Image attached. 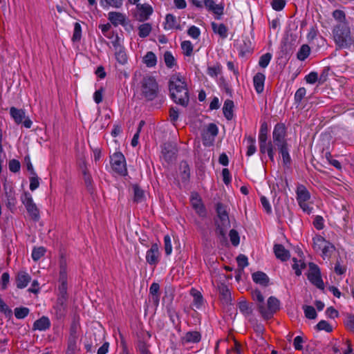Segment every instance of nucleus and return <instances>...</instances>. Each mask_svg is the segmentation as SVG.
<instances>
[{"mask_svg":"<svg viewBox=\"0 0 354 354\" xmlns=\"http://www.w3.org/2000/svg\"><path fill=\"white\" fill-rule=\"evenodd\" d=\"M5 189V202L6 203V205L9 208H12L14 207L16 204V198H15V194L12 189L10 188L8 189L7 187H4Z\"/></svg>","mask_w":354,"mask_h":354,"instance_id":"nucleus-28","label":"nucleus"},{"mask_svg":"<svg viewBox=\"0 0 354 354\" xmlns=\"http://www.w3.org/2000/svg\"><path fill=\"white\" fill-rule=\"evenodd\" d=\"M230 239L232 244L234 246H237L239 244L240 242V238L238 232L234 230H231L230 231Z\"/></svg>","mask_w":354,"mask_h":354,"instance_id":"nucleus-55","label":"nucleus"},{"mask_svg":"<svg viewBox=\"0 0 354 354\" xmlns=\"http://www.w3.org/2000/svg\"><path fill=\"white\" fill-rule=\"evenodd\" d=\"M124 0H103L101 1V6L106 8L111 7L113 8H120L123 5Z\"/></svg>","mask_w":354,"mask_h":354,"instance_id":"nucleus-34","label":"nucleus"},{"mask_svg":"<svg viewBox=\"0 0 354 354\" xmlns=\"http://www.w3.org/2000/svg\"><path fill=\"white\" fill-rule=\"evenodd\" d=\"M279 304L276 297H270L266 303L264 302L258 307L259 312L264 319H270L279 309Z\"/></svg>","mask_w":354,"mask_h":354,"instance_id":"nucleus-6","label":"nucleus"},{"mask_svg":"<svg viewBox=\"0 0 354 354\" xmlns=\"http://www.w3.org/2000/svg\"><path fill=\"white\" fill-rule=\"evenodd\" d=\"M319 330H325L326 332H331L333 330L332 326L325 320L320 321L317 324Z\"/></svg>","mask_w":354,"mask_h":354,"instance_id":"nucleus-59","label":"nucleus"},{"mask_svg":"<svg viewBox=\"0 0 354 354\" xmlns=\"http://www.w3.org/2000/svg\"><path fill=\"white\" fill-rule=\"evenodd\" d=\"M286 3L285 0H272L271 6L274 10L281 11L284 8Z\"/></svg>","mask_w":354,"mask_h":354,"instance_id":"nucleus-54","label":"nucleus"},{"mask_svg":"<svg viewBox=\"0 0 354 354\" xmlns=\"http://www.w3.org/2000/svg\"><path fill=\"white\" fill-rule=\"evenodd\" d=\"M230 352H234L236 354H242L243 353V348L242 346L235 339L233 340V346L232 348L229 350H227V354L230 353Z\"/></svg>","mask_w":354,"mask_h":354,"instance_id":"nucleus-58","label":"nucleus"},{"mask_svg":"<svg viewBox=\"0 0 354 354\" xmlns=\"http://www.w3.org/2000/svg\"><path fill=\"white\" fill-rule=\"evenodd\" d=\"M305 80L308 84H315L318 80V74L316 72H310L305 77Z\"/></svg>","mask_w":354,"mask_h":354,"instance_id":"nucleus-63","label":"nucleus"},{"mask_svg":"<svg viewBox=\"0 0 354 354\" xmlns=\"http://www.w3.org/2000/svg\"><path fill=\"white\" fill-rule=\"evenodd\" d=\"M134 201L137 203L141 202L144 198V192L138 186L133 187Z\"/></svg>","mask_w":354,"mask_h":354,"instance_id":"nucleus-56","label":"nucleus"},{"mask_svg":"<svg viewBox=\"0 0 354 354\" xmlns=\"http://www.w3.org/2000/svg\"><path fill=\"white\" fill-rule=\"evenodd\" d=\"M233 109H234V102L232 100H227L225 101L223 112L227 120H230L233 118Z\"/></svg>","mask_w":354,"mask_h":354,"instance_id":"nucleus-29","label":"nucleus"},{"mask_svg":"<svg viewBox=\"0 0 354 354\" xmlns=\"http://www.w3.org/2000/svg\"><path fill=\"white\" fill-rule=\"evenodd\" d=\"M112 169L121 175H125L127 172L126 160L121 152H115L111 156Z\"/></svg>","mask_w":354,"mask_h":354,"instance_id":"nucleus-8","label":"nucleus"},{"mask_svg":"<svg viewBox=\"0 0 354 354\" xmlns=\"http://www.w3.org/2000/svg\"><path fill=\"white\" fill-rule=\"evenodd\" d=\"M51 323L49 318L46 316H42L37 319L32 325L33 330L44 331L50 327Z\"/></svg>","mask_w":354,"mask_h":354,"instance_id":"nucleus-20","label":"nucleus"},{"mask_svg":"<svg viewBox=\"0 0 354 354\" xmlns=\"http://www.w3.org/2000/svg\"><path fill=\"white\" fill-rule=\"evenodd\" d=\"M345 324L348 329L354 333V316H348Z\"/></svg>","mask_w":354,"mask_h":354,"instance_id":"nucleus-64","label":"nucleus"},{"mask_svg":"<svg viewBox=\"0 0 354 354\" xmlns=\"http://www.w3.org/2000/svg\"><path fill=\"white\" fill-rule=\"evenodd\" d=\"M273 249L276 257L282 261H286L290 257L289 251L281 244L274 245Z\"/></svg>","mask_w":354,"mask_h":354,"instance_id":"nucleus-23","label":"nucleus"},{"mask_svg":"<svg viewBox=\"0 0 354 354\" xmlns=\"http://www.w3.org/2000/svg\"><path fill=\"white\" fill-rule=\"evenodd\" d=\"M29 309L26 307L16 308L15 309V316L17 319H24L29 314Z\"/></svg>","mask_w":354,"mask_h":354,"instance_id":"nucleus-47","label":"nucleus"},{"mask_svg":"<svg viewBox=\"0 0 354 354\" xmlns=\"http://www.w3.org/2000/svg\"><path fill=\"white\" fill-rule=\"evenodd\" d=\"M190 201L192 206L196 211V214L201 217L205 216L206 210L200 196L197 193H192Z\"/></svg>","mask_w":354,"mask_h":354,"instance_id":"nucleus-16","label":"nucleus"},{"mask_svg":"<svg viewBox=\"0 0 354 354\" xmlns=\"http://www.w3.org/2000/svg\"><path fill=\"white\" fill-rule=\"evenodd\" d=\"M30 276L26 272L21 271L17 274L16 283L18 288H24L30 281Z\"/></svg>","mask_w":354,"mask_h":354,"instance_id":"nucleus-24","label":"nucleus"},{"mask_svg":"<svg viewBox=\"0 0 354 354\" xmlns=\"http://www.w3.org/2000/svg\"><path fill=\"white\" fill-rule=\"evenodd\" d=\"M314 227L318 230H321L324 227V220L322 216H316L313 221Z\"/></svg>","mask_w":354,"mask_h":354,"instance_id":"nucleus-57","label":"nucleus"},{"mask_svg":"<svg viewBox=\"0 0 354 354\" xmlns=\"http://www.w3.org/2000/svg\"><path fill=\"white\" fill-rule=\"evenodd\" d=\"M252 298L256 302L257 308L265 302L262 292L258 289L252 291Z\"/></svg>","mask_w":354,"mask_h":354,"instance_id":"nucleus-40","label":"nucleus"},{"mask_svg":"<svg viewBox=\"0 0 354 354\" xmlns=\"http://www.w3.org/2000/svg\"><path fill=\"white\" fill-rule=\"evenodd\" d=\"M246 142H247L246 155L248 156H251L253 154H254L257 151V147H256V145H255L256 144L255 138L252 136H248L246 138Z\"/></svg>","mask_w":354,"mask_h":354,"instance_id":"nucleus-32","label":"nucleus"},{"mask_svg":"<svg viewBox=\"0 0 354 354\" xmlns=\"http://www.w3.org/2000/svg\"><path fill=\"white\" fill-rule=\"evenodd\" d=\"M181 178L183 181H187L189 178V167L186 162H183L180 165Z\"/></svg>","mask_w":354,"mask_h":354,"instance_id":"nucleus-50","label":"nucleus"},{"mask_svg":"<svg viewBox=\"0 0 354 354\" xmlns=\"http://www.w3.org/2000/svg\"><path fill=\"white\" fill-rule=\"evenodd\" d=\"M265 81L266 75L262 73H257L253 77L254 87L257 93L260 94L263 91Z\"/></svg>","mask_w":354,"mask_h":354,"instance_id":"nucleus-21","label":"nucleus"},{"mask_svg":"<svg viewBox=\"0 0 354 354\" xmlns=\"http://www.w3.org/2000/svg\"><path fill=\"white\" fill-rule=\"evenodd\" d=\"M21 200L30 216L34 221H38L39 219V210L34 203L31 194L28 192H24L21 197Z\"/></svg>","mask_w":354,"mask_h":354,"instance_id":"nucleus-7","label":"nucleus"},{"mask_svg":"<svg viewBox=\"0 0 354 354\" xmlns=\"http://www.w3.org/2000/svg\"><path fill=\"white\" fill-rule=\"evenodd\" d=\"M326 241H327L323 236L319 234H316L313 238V249L317 252H319L321 249L325 245Z\"/></svg>","mask_w":354,"mask_h":354,"instance_id":"nucleus-31","label":"nucleus"},{"mask_svg":"<svg viewBox=\"0 0 354 354\" xmlns=\"http://www.w3.org/2000/svg\"><path fill=\"white\" fill-rule=\"evenodd\" d=\"M114 49V55L117 62L120 65H124L128 62V56L123 45L121 44L120 39L117 36L115 39L112 41Z\"/></svg>","mask_w":354,"mask_h":354,"instance_id":"nucleus-10","label":"nucleus"},{"mask_svg":"<svg viewBox=\"0 0 354 354\" xmlns=\"http://www.w3.org/2000/svg\"><path fill=\"white\" fill-rule=\"evenodd\" d=\"M216 213L217 218L215 221L216 226V232L225 239L226 233L230 227V222L227 206L222 203H218L216 205Z\"/></svg>","mask_w":354,"mask_h":354,"instance_id":"nucleus-3","label":"nucleus"},{"mask_svg":"<svg viewBox=\"0 0 354 354\" xmlns=\"http://www.w3.org/2000/svg\"><path fill=\"white\" fill-rule=\"evenodd\" d=\"M30 180V189L31 191H35L39 186V178L37 176V174H33L29 178Z\"/></svg>","mask_w":354,"mask_h":354,"instance_id":"nucleus-51","label":"nucleus"},{"mask_svg":"<svg viewBox=\"0 0 354 354\" xmlns=\"http://www.w3.org/2000/svg\"><path fill=\"white\" fill-rule=\"evenodd\" d=\"M160 256L158 245L153 243L146 252V261L149 265L156 267L160 262Z\"/></svg>","mask_w":354,"mask_h":354,"instance_id":"nucleus-12","label":"nucleus"},{"mask_svg":"<svg viewBox=\"0 0 354 354\" xmlns=\"http://www.w3.org/2000/svg\"><path fill=\"white\" fill-rule=\"evenodd\" d=\"M221 66L220 64L216 63L213 66H208L207 69V73L211 77H217V76L221 73Z\"/></svg>","mask_w":354,"mask_h":354,"instance_id":"nucleus-36","label":"nucleus"},{"mask_svg":"<svg viewBox=\"0 0 354 354\" xmlns=\"http://www.w3.org/2000/svg\"><path fill=\"white\" fill-rule=\"evenodd\" d=\"M136 18L140 21L147 20L153 13V8L147 3L137 4Z\"/></svg>","mask_w":354,"mask_h":354,"instance_id":"nucleus-15","label":"nucleus"},{"mask_svg":"<svg viewBox=\"0 0 354 354\" xmlns=\"http://www.w3.org/2000/svg\"><path fill=\"white\" fill-rule=\"evenodd\" d=\"M238 308L245 316H249L252 314V308L245 300L240 301L238 304Z\"/></svg>","mask_w":354,"mask_h":354,"instance_id":"nucleus-35","label":"nucleus"},{"mask_svg":"<svg viewBox=\"0 0 354 354\" xmlns=\"http://www.w3.org/2000/svg\"><path fill=\"white\" fill-rule=\"evenodd\" d=\"M160 290V286L157 283H153L149 288V292L153 297V300L156 302H158L159 297L158 295V293Z\"/></svg>","mask_w":354,"mask_h":354,"instance_id":"nucleus-49","label":"nucleus"},{"mask_svg":"<svg viewBox=\"0 0 354 354\" xmlns=\"http://www.w3.org/2000/svg\"><path fill=\"white\" fill-rule=\"evenodd\" d=\"M164 62L167 67L172 68L176 65V61L172 53L169 51H166L164 53Z\"/></svg>","mask_w":354,"mask_h":354,"instance_id":"nucleus-39","label":"nucleus"},{"mask_svg":"<svg viewBox=\"0 0 354 354\" xmlns=\"http://www.w3.org/2000/svg\"><path fill=\"white\" fill-rule=\"evenodd\" d=\"M204 6L208 11H211L216 15V19H221L224 10L223 4H216L214 0H204Z\"/></svg>","mask_w":354,"mask_h":354,"instance_id":"nucleus-17","label":"nucleus"},{"mask_svg":"<svg viewBox=\"0 0 354 354\" xmlns=\"http://www.w3.org/2000/svg\"><path fill=\"white\" fill-rule=\"evenodd\" d=\"M306 94V90L304 87H301L296 91L295 94V102L300 103L304 96Z\"/></svg>","mask_w":354,"mask_h":354,"instance_id":"nucleus-60","label":"nucleus"},{"mask_svg":"<svg viewBox=\"0 0 354 354\" xmlns=\"http://www.w3.org/2000/svg\"><path fill=\"white\" fill-rule=\"evenodd\" d=\"M59 281L63 288H66L67 283V263L66 260L62 257L59 261Z\"/></svg>","mask_w":354,"mask_h":354,"instance_id":"nucleus-22","label":"nucleus"},{"mask_svg":"<svg viewBox=\"0 0 354 354\" xmlns=\"http://www.w3.org/2000/svg\"><path fill=\"white\" fill-rule=\"evenodd\" d=\"M211 26L215 34L218 35L222 39L227 38L228 29L225 25L223 24L212 22Z\"/></svg>","mask_w":354,"mask_h":354,"instance_id":"nucleus-26","label":"nucleus"},{"mask_svg":"<svg viewBox=\"0 0 354 354\" xmlns=\"http://www.w3.org/2000/svg\"><path fill=\"white\" fill-rule=\"evenodd\" d=\"M164 248L166 255L169 256L172 253L171 240L169 234L164 236Z\"/></svg>","mask_w":354,"mask_h":354,"instance_id":"nucleus-48","label":"nucleus"},{"mask_svg":"<svg viewBox=\"0 0 354 354\" xmlns=\"http://www.w3.org/2000/svg\"><path fill=\"white\" fill-rule=\"evenodd\" d=\"M281 154L283 164L285 165H289L291 162L290 156L288 152V145L278 147Z\"/></svg>","mask_w":354,"mask_h":354,"instance_id":"nucleus-37","label":"nucleus"},{"mask_svg":"<svg viewBox=\"0 0 354 354\" xmlns=\"http://www.w3.org/2000/svg\"><path fill=\"white\" fill-rule=\"evenodd\" d=\"M142 62L147 67L152 68L157 64V57L153 52L149 51L143 57Z\"/></svg>","mask_w":354,"mask_h":354,"instance_id":"nucleus-30","label":"nucleus"},{"mask_svg":"<svg viewBox=\"0 0 354 354\" xmlns=\"http://www.w3.org/2000/svg\"><path fill=\"white\" fill-rule=\"evenodd\" d=\"M293 264H292V269L295 270V274L297 276H299L301 274L302 270L305 268L306 264L304 261L302 260H297L295 258L292 259Z\"/></svg>","mask_w":354,"mask_h":354,"instance_id":"nucleus-38","label":"nucleus"},{"mask_svg":"<svg viewBox=\"0 0 354 354\" xmlns=\"http://www.w3.org/2000/svg\"><path fill=\"white\" fill-rule=\"evenodd\" d=\"M0 312L3 313L6 317L12 315V310L8 308L6 303L0 298Z\"/></svg>","mask_w":354,"mask_h":354,"instance_id":"nucleus-62","label":"nucleus"},{"mask_svg":"<svg viewBox=\"0 0 354 354\" xmlns=\"http://www.w3.org/2000/svg\"><path fill=\"white\" fill-rule=\"evenodd\" d=\"M201 335L198 331H189L185 333L182 338V342L186 343H198L201 341Z\"/></svg>","mask_w":354,"mask_h":354,"instance_id":"nucleus-25","label":"nucleus"},{"mask_svg":"<svg viewBox=\"0 0 354 354\" xmlns=\"http://www.w3.org/2000/svg\"><path fill=\"white\" fill-rule=\"evenodd\" d=\"M272 136L274 142L278 147L288 145L285 140L286 129L282 124H277L275 125Z\"/></svg>","mask_w":354,"mask_h":354,"instance_id":"nucleus-14","label":"nucleus"},{"mask_svg":"<svg viewBox=\"0 0 354 354\" xmlns=\"http://www.w3.org/2000/svg\"><path fill=\"white\" fill-rule=\"evenodd\" d=\"M169 89L172 100L178 104L186 106L189 100L187 82L183 76L174 74L169 81Z\"/></svg>","mask_w":354,"mask_h":354,"instance_id":"nucleus-2","label":"nucleus"},{"mask_svg":"<svg viewBox=\"0 0 354 354\" xmlns=\"http://www.w3.org/2000/svg\"><path fill=\"white\" fill-rule=\"evenodd\" d=\"M272 59V55L269 53L263 54L261 55L259 60V66L263 68H266Z\"/></svg>","mask_w":354,"mask_h":354,"instance_id":"nucleus-46","label":"nucleus"},{"mask_svg":"<svg viewBox=\"0 0 354 354\" xmlns=\"http://www.w3.org/2000/svg\"><path fill=\"white\" fill-rule=\"evenodd\" d=\"M218 132V127L214 124H209L202 134L203 145L211 146L214 142L215 137Z\"/></svg>","mask_w":354,"mask_h":354,"instance_id":"nucleus-13","label":"nucleus"},{"mask_svg":"<svg viewBox=\"0 0 354 354\" xmlns=\"http://www.w3.org/2000/svg\"><path fill=\"white\" fill-rule=\"evenodd\" d=\"M296 198L299 207L302 210L310 214L313 211V207L308 204L310 199V194L307 188L301 184L297 186L296 189Z\"/></svg>","mask_w":354,"mask_h":354,"instance_id":"nucleus-5","label":"nucleus"},{"mask_svg":"<svg viewBox=\"0 0 354 354\" xmlns=\"http://www.w3.org/2000/svg\"><path fill=\"white\" fill-rule=\"evenodd\" d=\"M253 281L261 286H267L269 283V278L267 274L263 272H257L252 275Z\"/></svg>","mask_w":354,"mask_h":354,"instance_id":"nucleus-27","label":"nucleus"},{"mask_svg":"<svg viewBox=\"0 0 354 354\" xmlns=\"http://www.w3.org/2000/svg\"><path fill=\"white\" fill-rule=\"evenodd\" d=\"M183 53L186 56H191L193 53V45L190 41H184L181 43Z\"/></svg>","mask_w":354,"mask_h":354,"instance_id":"nucleus-45","label":"nucleus"},{"mask_svg":"<svg viewBox=\"0 0 354 354\" xmlns=\"http://www.w3.org/2000/svg\"><path fill=\"white\" fill-rule=\"evenodd\" d=\"M310 53V48L307 44H303L297 54V57L300 61H304Z\"/></svg>","mask_w":354,"mask_h":354,"instance_id":"nucleus-33","label":"nucleus"},{"mask_svg":"<svg viewBox=\"0 0 354 354\" xmlns=\"http://www.w3.org/2000/svg\"><path fill=\"white\" fill-rule=\"evenodd\" d=\"M10 114L17 124L23 122L26 128L29 129L31 127L32 122L29 118H26V113L23 109L12 106L10 109Z\"/></svg>","mask_w":354,"mask_h":354,"instance_id":"nucleus-11","label":"nucleus"},{"mask_svg":"<svg viewBox=\"0 0 354 354\" xmlns=\"http://www.w3.org/2000/svg\"><path fill=\"white\" fill-rule=\"evenodd\" d=\"M138 35L140 37H147L151 31V26L149 23L142 24L138 27Z\"/></svg>","mask_w":354,"mask_h":354,"instance_id":"nucleus-41","label":"nucleus"},{"mask_svg":"<svg viewBox=\"0 0 354 354\" xmlns=\"http://www.w3.org/2000/svg\"><path fill=\"white\" fill-rule=\"evenodd\" d=\"M108 19L114 26H124L126 22V15L120 12H110L108 14Z\"/></svg>","mask_w":354,"mask_h":354,"instance_id":"nucleus-18","label":"nucleus"},{"mask_svg":"<svg viewBox=\"0 0 354 354\" xmlns=\"http://www.w3.org/2000/svg\"><path fill=\"white\" fill-rule=\"evenodd\" d=\"M164 28L166 30H182V27L179 24L177 18L172 14H167L166 15Z\"/></svg>","mask_w":354,"mask_h":354,"instance_id":"nucleus-19","label":"nucleus"},{"mask_svg":"<svg viewBox=\"0 0 354 354\" xmlns=\"http://www.w3.org/2000/svg\"><path fill=\"white\" fill-rule=\"evenodd\" d=\"M8 166L10 171L14 173L18 172L21 167L20 162L15 159L10 160Z\"/></svg>","mask_w":354,"mask_h":354,"instance_id":"nucleus-61","label":"nucleus"},{"mask_svg":"<svg viewBox=\"0 0 354 354\" xmlns=\"http://www.w3.org/2000/svg\"><path fill=\"white\" fill-rule=\"evenodd\" d=\"M187 34L192 38L196 39L201 35V30L199 28L196 27V26H192L189 28Z\"/></svg>","mask_w":354,"mask_h":354,"instance_id":"nucleus-52","label":"nucleus"},{"mask_svg":"<svg viewBox=\"0 0 354 354\" xmlns=\"http://www.w3.org/2000/svg\"><path fill=\"white\" fill-rule=\"evenodd\" d=\"M82 38V27L80 23L76 22L74 24L73 34L72 41L73 42H78Z\"/></svg>","mask_w":354,"mask_h":354,"instance_id":"nucleus-43","label":"nucleus"},{"mask_svg":"<svg viewBox=\"0 0 354 354\" xmlns=\"http://www.w3.org/2000/svg\"><path fill=\"white\" fill-rule=\"evenodd\" d=\"M334 250V246L332 243L328 241L326 242L325 245L319 251L323 259L330 256L331 253Z\"/></svg>","mask_w":354,"mask_h":354,"instance_id":"nucleus-42","label":"nucleus"},{"mask_svg":"<svg viewBox=\"0 0 354 354\" xmlns=\"http://www.w3.org/2000/svg\"><path fill=\"white\" fill-rule=\"evenodd\" d=\"M305 315L307 318L313 319L317 317V313L314 307L306 306L304 308Z\"/></svg>","mask_w":354,"mask_h":354,"instance_id":"nucleus-53","label":"nucleus"},{"mask_svg":"<svg viewBox=\"0 0 354 354\" xmlns=\"http://www.w3.org/2000/svg\"><path fill=\"white\" fill-rule=\"evenodd\" d=\"M46 253V249L44 247L34 248L32 252V258L35 261L39 260Z\"/></svg>","mask_w":354,"mask_h":354,"instance_id":"nucleus-44","label":"nucleus"},{"mask_svg":"<svg viewBox=\"0 0 354 354\" xmlns=\"http://www.w3.org/2000/svg\"><path fill=\"white\" fill-rule=\"evenodd\" d=\"M308 279L317 288L322 290L324 288V284L321 277L320 270L319 267L313 263H309Z\"/></svg>","mask_w":354,"mask_h":354,"instance_id":"nucleus-9","label":"nucleus"},{"mask_svg":"<svg viewBox=\"0 0 354 354\" xmlns=\"http://www.w3.org/2000/svg\"><path fill=\"white\" fill-rule=\"evenodd\" d=\"M333 17L337 22L332 30L334 41L338 48H346L352 44L353 40L345 14L342 10H335Z\"/></svg>","mask_w":354,"mask_h":354,"instance_id":"nucleus-1","label":"nucleus"},{"mask_svg":"<svg viewBox=\"0 0 354 354\" xmlns=\"http://www.w3.org/2000/svg\"><path fill=\"white\" fill-rule=\"evenodd\" d=\"M139 89L142 97L151 101L154 100L158 95V84L153 77L147 75L141 80Z\"/></svg>","mask_w":354,"mask_h":354,"instance_id":"nucleus-4","label":"nucleus"}]
</instances>
